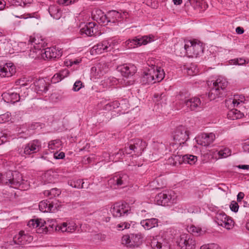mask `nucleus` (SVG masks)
<instances>
[{
  "instance_id": "11",
  "label": "nucleus",
  "mask_w": 249,
  "mask_h": 249,
  "mask_svg": "<svg viewBox=\"0 0 249 249\" xmlns=\"http://www.w3.org/2000/svg\"><path fill=\"white\" fill-rule=\"evenodd\" d=\"M146 146V142L141 139H135L132 140L130 141L129 146V150L131 151L128 152V153L131 154L133 152L136 156H139L142 154Z\"/></svg>"
},
{
  "instance_id": "19",
  "label": "nucleus",
  "mask_w": 249,
  "mask_h": 249,
  "mask_svg": "<svg viewBox=\"0 0 249 249\" xmlns=\"http://www.w3.org/2000/svg\"><path fill=\"white\" fill-rule=\"evenodd\" d=\"M108 70L105 63H99L91 69V74L95 79H98L103 76Z\"/></svg>"
},
{
  "instance_id": "34",
  "label": "nucleus",
  "mask_w": 249,
  "mask_h": 249,
  "mask_svg": "<svg viewBox=\"0 0 249 249\" xmlns=\"http://www.w3.org/2000/svg\"><path fill=\"white\" fill-rule=\"evenodd\" d=\"M220 90L213 86L208 93L209 99L210 100H214L221 97L224 92Z\"/></svg>"
},
{
  "instance_id": "31",
  "label": "nucleus",
  "mask_w": 249,
  "mask_h": 249,
  "mask_svg": "<svg viewBox=\"0 0 249 249\" xmlns=\"http://www.w3.org/2000/svg\"><path fill=\"white\" fill-rule=\"evenodd\" d=\"M228 85V81L223 77H218L216 80L213 82V86L215 88L218 89L223 92H225Z\"/></svg>"
},
{
  "instance_id": "53",
  "label": "nucleus",
  "mask_w": 249,
  "mask_h": 249,
  "mask_svg": "<svg viewBox=\"0 0 249 249\" xmlns=\"http://www.w3.org/2000/svg\"><path fill=\"white\" fill-rule=\"evenodd\" d=\"M11 120V115L8 112L0 115V123L2 124L9 121Z\"/></svg>"
},
{
  "instance_id": "43",
  "label": "nucleus",
  "mask_w": 249,
  "mask_h": 249,
  "mask_svg": "<svg viewBox=\"0 0 249 249\" xmlns=\"http://www.w3.org/2000/svg\"><path fill=\"white\" fill-rule=\"evenodd\" d=\"M217 154L218 155L217 159L226 158L231 155V151L229 148L225 147L218 151Z\"/></svg>"
},
{
  "instance_id": "36",
  "label": "nucleus",
  "mask_w": 249,
  "mask_h": 249,
  "mask_svg": "<svg viewBox=\"0 0 249 249\" xmlns=\"http://www.w3.org/2000/svg\"><path fill=\"white\" fill-rule=\"evenodd\" d=\"M244 114L236 109H232L228 112L227 117L228 119L234 120L242 118Z\"/></svg>"
},
{
  "instance_id": "47",
  "label": "nucleus",
  "mask_w": 249,
  "mask_h": 249,
  "mask_svg": "<svg viewBox=\"0 0 249 249\" xmlns=\"http://www.w3.org/2000/svg\"><path fill=\"white\" fill-rule=\"evenodd\" d=\"M229 63L231 65H243L248 63L244 58H237L231 59L229 61Z\"/></svg>"
},
{
  "instance_id": "1",
  "label": "nucleus",
  "mask_w": 249,
  "mask_h": 249,
  "mask_svg": "<svg viewBox=\"0 0 249 249\" xmlns=\"http://www.w3.org/2000/svg\"><path fill=\"white\" fill-rule=\"evenodd\" d=\"M2 184L21 190H27L30 187L29 181L23 178L22 175L18 172H6L3 175Z\"/></svg>"
},
{
  "instance_id": "8",
  "label": "nucleus",
  "mask_w": 249,
  "mask_h": 249,
  "mask_svg": "<svg viewBox=\"0 0 249 249\" xmlns=\"http://www.w3.org/2000/svg\"><path fill=\"white\" fill-rule=\"evenodd\" d=\"M156 37L153 35L142 36H138L133 39H128L125 41V43L127 49H132L142 45H146L154 41Z\"/></svg>"
},
{
  "instance_id": "56",
  "label": "nucleus",
  "mask_w": 249,
  "mask_h": 249,
  "mask_svg": "<svg viewBox=\"0 0 249 249\" xmlns=\"http://www.w3.org/2000/svg\"><path fill=\"white\" fill-rule=\"evenodd\" d=\"M130 223L127 222H122L117 225L118 230H123L130 228Z\"/></svg>"
},
{
  "instance_id": "3",
  "label": "nucleus",
  "mask_w": 249,
  "mask_h": 249,
  "mask_svg": "<svg viewBox=\"0 0 249 249\" xmlns=\"http://www.w3.org/2000/svg\"><path fill=\"white\" fill-rule=\"evenodd\" d=\"M164 76L163 70L154 66L144 71L141 79L143 84H154L160 82Z\"/></svg>"
},
{
  "instance_id": "49",
  "label": "nucleus",
  "mask_w": 249,
  "mask_h": 249,
  "mask_svg": "<svg viewBox=\"0 0 249 249\" xmlns=\"http://www.w3.org/2000/svg\"><path fill=\"white\" fill-rule=\"evenodd\" d=\"M131 235H124L122 238V243L125 246L129 248H131L130 242H131Z\"/></svg>"
},
{
  "instance_id": "6",
  "label": "nucleus",
  "mask_w": 249,
  "mask_h": 249,
  "mask_svg": "<svg viewBox=\"0 0 249 249\" xmlns=\"http://www.w3.org/2000/svg\"><path fill=\"white\" fill-rule=\"evenodd\" d=\"M189 133L187 128L183 126L178 127L175 130L173 137L174 143L171 144L170 146L175 147V148H178L182 144H184L189 139ZM172 150L171 147H170Z\"/></svg>"
},
{
  "instance_id": "33",
  "label": "nucleus",
  "mask_w": 249,
  "mask_h": 249,
  "mask_svg": "<svg viewBox=\"0 0 249 249\" xmlns=\"http://www.w3.org/2000/svg\"><path fill=\"white\" fill-rule=\"evenodd\" d=\"M183 156L179 155H173L167 160L168 164L177 166L183 163Z\"/></svg>"
},
{
  "instance_id": "61",
  "label": "nucleus",
  "mask_w": 249,
  "mask_h": 249,
  "mask_svg": "<svg viewBox=\"0 0 249 249\" xmlns=\"http://www.w3.org/2000/svg\"><path fill=\"white\" fill-rule=\"evenodd\" d=\"M7 138L6 134L2 131H0V145L3 144L4 142H6Z\"/></svg>"
},
{
  "instance_id": "55",
  "label": "nucleus",
  "mask_w": 249,
  "mask_h": 249,
  "mask_svg": "<svg viewBox=\"0 0 249 249\" xmlns=\"http://www.w3.org/2000/svg\"><path fill=\"white\" fill-rule=\"evenodd\" d=\"M30 80H27V78H23L16 81L17 85L24 87L27 86L30 84Z\"/></svg>"
},
{
  "instance_id": "54",
  "label": "nucleus",
  "mask_w": 249,
  "mask_h": 249,
  "mask_svg": "<svg viewBox=\"0 0 249 249\" xmlns=\"http://www.w3.org/2000/svg\"><path fill=\"white\" fill-rule=\"evenodd\" d=\"M200 249H221L219 246L216 244H209L202 246Z\"/></svg>"
},
{
  "instance_id": "4",
  "label": "nucleus",
  "mask_w": 249,
  "mask_h": 249,
  "mask_svg": "<svg viewBox=\"0 0 249 249\" xmlns=\"http://www.w3.org/2000/svg\"><path fill=\"white\" fill-rule=\"evenodd\" d=\"M181 46L183 47L184 53L190 57H197L203 53L202 43L196 39L186 41L184 44H181Z\"/></svg>"
},
{
  "instance_id": "39",
  "label": "nucleus",
  "mask_w": 249,
  "mask_h": 249,
  "mask_svg": "<svg viewBox=\"0 0 249 249\" xmlns=\"http://www.w3.org/2000/svg\"><path fill=\"white\" fill-rule=\"evenodd\" d=\"M38 206L40 211L43 213L51 212L53 208V206L51 203L44 200L40 202Z\"/></svg>"
},
{
  "instance_id": "5",
  "label": "nucleus",
  "mask_w": 249,
  "mask_h": 249,
  "mask_svg": "<svg viewBox=\"0 0 249 249\" xmlns=\"http://www.w3.org/2000/svg\"><path fill=\"white\" fill-rule=\"evenodd\" d=\"M178 200L177 193L173 190H164L157 195L155 201L159 205L171 206Z\"/></svg>"
},
{
  "instance_id": "44",
  "label": "nucleus",
  "mask_w": 249,
  "mask_h": 249,
  "mask_svg": "<svg viewBox=\"0 0 249 249\" xmlns=\"http://www.w3.org/2000/svg\"><path fill=\"white\" fill-rule=\"evenodd\" d=\"M183 163L190 165L194 164L197 160V157L192 155H185L183 156Z\"/></svg>"
},
{
  "instance_id": "38",
  "label": "nucleus",
  "mask_w": 249,
  "mask_h": 249,
  "mask_svg": "<svg viewBox=\"0 0 249 249\" xmlns=\"http://www.w3.org/2000/svg\"><path fill=\"white\" fill-rule=\"evenodd\" d=\"M61 146V142L59 140L51 141L48 143V148L51 152H54L55 150H58Z\"/></svg>"
},
{
  "instance_id": "48",
  "label": "nucleus",
  "mask_w": 249,
  "mask_h": 249,
  "mask_svg": "<svg viewBox=\"0 0 249 249\" xmlns=\"http://www.w3.org/2000/svg\"><path fill=\"white\" fill-rule=\"evenodd\" d=\"M43 179L44 180L45 183H50L53 181V177L51 174L49 172H46L44 174L42 177Z\"/></svg>"
},
{
  "instance_id": "41",
  "label": "nucleus",
  "mask_w": 249,
  "mask_h": 249,
  "mask_svg": "<svg viewBox=\"0 0 249 249\" xmlns=\"http://www.w3.org/2000/svg\"><path fill=\"white\" fill-rule=\"evenodd\" d=\"M187 230L188 232L196 236L201 235L203 233V231L200 227L196 226L194 225H191L190 226H188Z\"/></svg>"
},
{
  "instance_id": "7",
  "label": "nucleus",
  "mask_w": 249,
  "mask_h": 249,
  "mask_svg": "<svg viewBox=\"0 0 249 249\" xmlns=\"http://www.w3.org/2000/svg\"><path fill=\"white\" fill-rule=\"evenodd\" d=\"M29 42L34 47L32 48L31 47L29 53V56L33 58L38 57L41 49L45 46V41L40 35H36L31 36Z\"/></svg>"
},
{
  "instance_id": "64",
  "label": "nucleus",
  "mask_w": 249,
  "mask_h": 249,
  "mask_svg": "<svg viewBox=\"0 0 249 249\" xmlns=\"http://www.w3.org/2000/svg\"><path fill=\"white\" fill-rule=\"evenodd\" d=\"M103 109L105 110H107V111H110L111 110L113 109L112 108V107L111 106V105L110 104V103H108L107 104H106L104 107H103Z\"/></svg>"
},
{
  "instance_id": "63",
  "label": "nucleus",
  "mask_w": 249,
  "mask_h": 249,
  "mask_svg": "<svg viewBox=\"0 0 249 249\" xmlns=\"http://www.w3.org/2000/svg\"><path fill=\"white\" fill-rule=\"evenodd\" d=\"M103 156L105 158L104 160L106 162H109L112 160L109 154L105 152L103 154Z\"/></svg>"
},
{
  "instance_id": "40",
  "label": "nucleus",
  "mask_w": 249,
  "mask_h": 249,
  "mask_svg": "<svg viewBox=\"0 0 249 249\" xmlns=\"http://www.w3.org/2000/svg\"><path fill=\"white\" fill-rule=\"evenodd\" d=\"M117 80L114 77H105L101 81V85L105 88H109L117 84Z\"/></svg>"
},
{
  "instance_id": "10",
  "label": "nucleus",
  "mask_w": 249,
  "mask_h": 249,
  "mask_svg": "<svg viewBox=\"0 0 249 249\" xmlns=\"http://www.w3.org/2000/svg\"><path fill=\"white\" fill-rule=\"evenodd\" d=\"M41 148V143L37 140L30 142L24 147L19 149V154L21 156L30 155L39 151Z\"/></svg>"
},
{
  "instance_id": "62",
  "label": "nucleus",
  "mask_w": 249,
  "mask_h": 249,
  "mask_svg": "<svg viewBox=\"0 0 249 249\" xmlns=\"http://www.w3.org/2000/svg\"><path fill=\"white\" fill-rule=\"evenodd\" d=\"M65 157V153L63 152L60 153L55 152L54 154V158L56 159H63Z\"/></svg>"
},
{
  "instance_id": "29",
  "label": "nucleus",
  "mask_w": 249,
  "mask_h": 249,
  "mask_svg": "<svg viewBox=\"0 0 249 249\" xmlns=\"http://www.w3.org/2000/svg\"><path fill=\"white\" fill-rule=\"evenodd\" d=\"M159 220L155 218L146 219L141 221V224L144 229L148 230L158 226Z\"/></svg>"
},
{
  "instance_id": "17",
  "label": "nucleus",
  "mask_w": 249,
  "mask_h": 249,
  "mask_svg": "<svg viewBox=\"0 0 249 249\" xmlns=\"http://www.w3.org/2000/svg\"><path fill=\"white\" fill-rule=\"evenodd\" d=\"M77 228L76 224L72 220H68L66 222L60 223L56 227V230L62 232H73Z\"/></svg>"
},
{
  "instance_id": "21",
  "label": "nucleus",
  "mask_w": 249,
  "mask_h": 249,
  "mask_svg": "<svg viewBox=\"0 0 249 249\" xmlns=\"http://www.w3.org/2000/svg\"><path fill=\"white\" fill-rule=\"evenodd\" d=\"M30 87L37 93H45L48 89L47 84L43 79L36 80Z\"/></svg>"
},
{
  "instance_id": "59",
  "label": "nucleus",
  "mask_w": 249,
  "mask_h": 249,
  "mask_svg": "<svg viewBox=\"0 0 249 249\" xmlns=\"http://www.w3.org/2000/svg\"><path fill=\"white\" fill-rule=\"evenodd\" d=\"M58 73L61 78H62V79H63L64 78L67 77L69 75L70 72L68 70L65 69L60 71Z\"/></svg>"
},
{
  "instance_id": "42",
  "label": "nucleus",
  "mask_w": 249,
  "mask_h": 249,
  "mask_svg": "<svg viewBox=\"0 0 249 249\" xmlns=\"http://www.w3.org/2000/svg\"><path fill=\"white\" fill-rule=\"evenodd\" d=\"M245 96L242 95H235L232 100V104L234 107H237L240 104L244 103Z\"/></svg>"
},
{
  "instance_id": "58",
  "label": "nucleus",
  "mask_w": 249,
  "mask_h": 249,
  "mask_svg": "<svg viewBox=\"0 0 249 249\" xmlns=\"http://www.w3.org/2000/svg\"><path fill=\"white\" fill-rule=\"evenodd\" d=\"M82 86L83 84L82 82L77 80L74 83L72 89L75 91H79L81 89Z\"/></svg>"
},
{
  "instance_id": "30",
  "label": "nucleus",
  "mask_w": 249,
  "mask_h": 249,
  "mask_svg": "<svg viewBox=\"0 0 249 249\" xmlns=\"http://www.w3.org/2000/svg\"><path fill=\"white\" fill-rule=\"evenodd\" d=\"M131 248H135L140 246L142 243L144 236L141 233L131 234Z\"/></svg>"
},
{
  "instance_id": "9",
  "label": "nucleus",
  "mask_w": 249,
  "mask_h": 249,
  "mask_svg": "<svg viewBox=\"0 0 249 249\" xmlns=\"http://www.w3.org/2000/svg\"><path fill=\"white\" fill-rule=\"evenodd\" d=\"M129 178L127 174L118 173L110 178L108 183L111 188L116 189L117 187L123 188L128 183Z\"/></svg>"
},
{
  "instance_id": "28",
  "label": "nucleus",
  "mask_w": 249,
  "mask_h": 249,
  "mask_svg": "<svg viewBox=\"0 0 249 249\" xmlns=\"http://www.w3.org/2000/svg\"><path fill=\"white\" fill-rule=\"evenodd\" d=\"M95 22H89L81 29L80 32L82 34H85L88 36H92L96 32L97 29L95 28Z\"/></svg>"
},
{
  "instance_id": "27",
  "label": "nucleus",
  "mask_w": 249,
  "mask_h": 249,
  "mask_svg": "<svg viewBox=\"0 0 249 249\" xmlns=\"http://www.w3.org/2000/svg\"><path fill=\"white\" fill-rule=\"evenodd\" d=\"M185 105L191 110H198L201 108L200 99L196 97L190 98L185 102Z\"/></svg>"
},
{
  "instance_id": "50",
  "label": "nucleus",
  "mask_w": 249,
  "mask_h": 249,
  "mask_svg": "<svg viewBox=\"0 0 249 249\" xmlns=\"http://www.w3.org/2000/svg\"><path fill=\"white\" fill-rule=\"evenodd\" d=\"M78 0H58L57 2L58 4L62 6H69L71 4H73Z\"/></svg>"
},
{
  "instance_id": "13",
  "label": "nucleus",
  "mask_w": 249,
  "mask_h": 249,
  "mask_svg": "<svg viewBox=\"0 0 249 249\" xmlns=\"http://www.w3.org/2000/svg\"><path fill=\"white\" fill-rule=\"evenodd\" d=\"M112 48V42L111 40H105L93 46L90 53L92 55L101 54L110 50Z\"/></svg>"
},
{
  "instance_id": "57",
  "label": "nucleus",
  "mask_w": 249,
  "mask_h": 249,
  "mask_svg": "<svg viewBox=\"0 0 249 249\" xmlns=\"http://www.w3.org/2000/svg\"><path fill=\"white\" fill-rule=\"evenodd\" d=\"M230 208L231 211L236 213L238 211L239 205L236 201H232L231 203Z\"/></svg>"
},
{
  "instance_id": "26",
  "label": "nucleus",
  "mask_w": 249,
  "mask_h": 249,
  "mask_svg": "<svg viewBox=\"0 0 249 249\" xmlns=\"http://www.w3.org/2000/svg\"><path fill=\"white\" fill-rule=\"evenodd\" d=\"M1 96L5 102L12 104L19 101L20 98L19 93L10 91L3 93Z\"/></svg>"
},
{
  "instance_id": "45",
  "label": "nucleus",
  "mask_w": 249,
  "mask_h": 249,
  "mask_svg": "<svg viewBox=\"0 0 249 249\" xmlns=\"http://www.w3.org/2000/svg\"><path fill=\"white\" fill-rule=\"evenodd\" d=\"M61 194V191L57 188H53L50 191H45L44 195L49 196L50 198L58 196Z\"/></svg>"
},
{
  "instance_id": "23",
  "label": "nucleus",
  "mask_w": 249,
  "mask_h": 249,
  "mask_svg": "<svg viewBox=\"0 0 249 249\" xmlns=\"http://www.w3.org/2000/svg\"><path fill=\"white\" fill-rule=\"evenodd\" d=\"M32 240L33 237L27 234H25L23 231H20L13 237L14 242L18 245H25L30 243Z\"/></svg>"
},
{
  "instance_id": "24",
  "label": "nucleus",
  "mask_w": 249,
  "mask_h": 249,
  "mask_svg": "<svg viewBox=\"0 0 249 249\" xmlns=\"http://www.w3.org/2000/svg\"><path fill=\"white\" fill-rule=\"evenodd\" d=\"M215 139V136L213 133L202 134L197 140V143L204 146H208L212 143Z\"/></svg>"
},
{
  "instance_id": "12",
  "label": "nucleus",
  "mask_w": 249,
  "mask_h": 249,
  "mask_svg": "<svg viewBox=\"0 0 249 249\" xmlns=\"http://www.w3.org/2000/svg\"><path fill=\"white\" fill-rule=\"evenodd\" d=\"M177 242L182 249H195L196 248L195 240L192 236L187 234H181Z\"/></svg>"
},
{
  "instance_id": "2",
  "label": "nucleus",
  "mask_w": 249,
  "mask_h": 249,
  "mask_svg": "<svg viewBox=\"0 0 249 249\" xmlns=\"http://www.w3.org/2000/svg\"><path fill=\"white\" fill-rule=\"evenodd\" d=\"M92 18L98 23L108 26L119 25L123 19L122 14L116 11H110L105 15L101 10H95Z\"/></svg>"
},
{
  "instance_id": "25",
  "label": "nucleus",
  "mask_w": 249,
  "mask_h": 249,
  "mask_svg": "<svg viewBox=\"0 0 249 249\" xmlns=\"http://www.w3.org/2000/svg\"><path fill=\"white\" fill-rule=\"evenodd\" d=\"M45 221L41 219H35L30 220L27 225L30 228H38L37 232L41 233L46 229V227L45 226Z\"/></svg>"
},
{
  "instance_id": "14",
  "label": "nucleus",
  "mask_w": 249,
  "mask_h": 249,
  "mask_svg": "<svg viewBox=\"0 0 249 249\" xmlns=\"http://www.w3.org/2000/svg\"><path fill=\"white\" fill-rule=\"evenodd\" d=\"M62 54V51L58 48H47L41 50L40 55L44 59H51L60 57Z\"/></svg>"
},
{
  "instance_id": "35",
  "label": "nucleus",
  "mask_w": 249,
  "mask_h": 249,
  "mask_svg": "<svg viewBox=\"0 0 249 249\" xmlns=\"http://www.w3.org/2000/svg\"><path fill=\"white\" fill-rule=\"evenodd\" d=\"M68 184L72 188L77 189H82L84 188H87L89 186V185L85 186V182L81 179H74L70 180L68 181Z\"/></svg>"
},
{
  "instance_id": "18",
  "label": "nucleus",
  "mask_w": 249,
  "mask_h": 249,
  "mask_svg": "<svg viewBox=\"0 0 249 249\" xmlns=\"http://www.w3.org/2000/svg\"><path fill=\"white\" fill-rule=\"evenodd\" d=\"M117 69L125 77L133 75L137 71L135 66L131 64H125L118 67Z\"/></svg>"
},
{
  "instance_id": "15",
  "label": "nucleus",
  "mask_w": 249,
  "mask_h": 249,
  "mask_svg": "<svg viewBox=\"0 0 249 249\" xmlns=\"http://www.w3.org/2000/svg\"><path fill=\"white\" fill-rule=\"evenodd\" d=\"M128 205L125 202H119L115 203L110 209V212L114 217H121L127 213Z\"/></svg>"
},
{
  "instance_id": "32",
  "label": "nucleus",
  "mask_w": 249,
  "mask_h": 249,
  "mask_svg": "<svg viewBox=\"0 0 249 249\" xmlns=\"http://www.w3.org/2000/svg\"><path fill=\"white\" fill-rule=\"evenodd\" d=\"M49 12L51 16L56 19H59L62 16V11L57 5H51L49 8Z\"/></svg>"
},
{
  "instance_id": "16",
  "label": "nucleus",
  "mask_w": 249,
  "mask_h": 249,
  "mask_svg": "<svg viewBox=\"0 0 249 249\" xmlns=\"http://www.w3.org/2000/svg\"><path fill=\"white\" fill-rule=\"evenodd\" d=\"M215 221L219 225L228 230L232 229L234 225L232 219L224 213H217L215 216Z\"/></svg>"
},
{
  "instance_id": "51",
  "label": "nucleus",
  "mask_w": 249,
  "mask_h": 249,
  "mask_svg": "<svg viewBox=\"0 0 249 249\" xmlns=\"http://www.w3.org/2000/svg\"><path fill=\"white\" fill-rule=\"evenodd\" d=\"M81 62V59H67L64 61V64L67 67L71 66L73 65H77Z\"/></svg>"
},
{
  "instance_id": "46",
  "label": "nucleus",
  "mask_w": 249,
  "mask_h": 249,
  "mask_svg": "<svg viewBox=\"0 0 249 249\" xmlns=\"http://www.w3.org/2000/svg\"><path fill=\"white\" fill-rule=\"evenodd\" d=\"M15 17L18 18L27 19L29 18H39V16L36 12L32 13H25L24 14L18 15H15Z\"/></svg>"
},
{
  "instance_id": "37",
  "label": "nucleus",
  "mask_w": 249,
  "mask_h": 249,
  "mask_svg": "<svg viewBox=\"0 0 249 249\" xmlns=\"http://www.w3.org/2000/svg\"><path fill=\"white\" fill-rule=\"evenodd\" d=\"M194 7L199 11L205 10L208 8V5L204 0H192Z\"/></svg>"
},
{
  "instance_id": "20",
  "label": "nucleus",
  "mask_w": 249,
  "mask_h": 249,
  "mask_svg": "<svg viewBox=\"0 0 249 249\" xmlns=\"http://www.w3.org/2000/svg\"><path fill=\"white\" fill-rule=\"evenodd\" d=\"M16 72V68L11 63H6L0 66V76L1 77H9Z\"/></svg>"
},
{
  "instance_id": "60",
  "label": "nucleus",
  "mask_w": 249,
  "mask_h": 249,
  "mask_svg": "<svg viewBox=\"0 0 249 249\" xmlns=\"http://www.w3.org/2000/svg\"><path fill=\"white\" fill-rule=\"evenodd\" d=\"M62 80V78L59 76L58 73H57L52 78L51 81L53 83H57L61 81Z\"/></svg>"
},
{
  "instance_id": "22",
  "label": "nucleus",
  "mask_w": 249,
  "mask_h": 249,
  "mask_svg": "<svg viewBox=\"0 0 249 249\" xmlns=\"http://www.w3.org/2000/svg\"><path fill=\"white\" fill-rule=\"evenodd\" d=\"M150 246L152 249H168L167 242L161 237H153L151 239Z\"/></svg>"
},
{
  "instance_id": "52",
  "label": "nucleus",
  "mask_w": 249,
  "mask_h": 249,
  "mask_svg": "<svg viewBox=\"0 0 249 249\" xmlns=\"http://www.w3.org/2000/svg\"><path fill=\"white\" fill-rule=\"evenodd\" d=\"M187 72L190 75H196L198 73V70L195 65H191L190 67L187 68Z\"/></svg>"
}]
</instances>
